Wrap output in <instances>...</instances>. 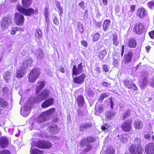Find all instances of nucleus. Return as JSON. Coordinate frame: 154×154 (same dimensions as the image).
Returning <instances> with one entry per match:
<instances>
[{
    "label": "nucleus",
    "instance_id": "1",
    "mask_svg": "<svg viewBox=\"0 0 154 154\" xmlns=\"http://www.w3.org/2000/svg\"><path fill=\"white\" fill-rule=\"evenodd\" d=\"M137 139L135 140V143L132 144L129 147L130 152L132 154H142L143 149L140 145V142Z\"/></svg>",
    "mask_w": 154,
    "mask_h": 154
},
{
    "label": "nucleus",
    "instance_id": "2",
    "mask_svg": "<svg viewBox=\"0 0 154 154\" xmlns=\"http://www.w3.org/2000/svg\"><path fill=\"white\" fill-rule=\"evenodd\" d=\"M17 9L19 12L26 16H31L32 15L38 13L37 9H35V10L32 8H25L20 5H17Z\"/></svg>",
    "mask_w": 154,
    "mask_h": 154
},
{
    "label": "nucleus",
    "instance_id": "3",
    "mask_svg": "<svg viewBox=\"0 0 154 154\" xmlns=\"http://www.w3.org/2000/svg\"><path fill=\"white\" fill-rule=\"evenodd\" d=\"M12 17L10 15H6L2 19L0 25L3 29H7L12 24Z\"/></svg>",
    "mask_w": 154,
    "mask_h": 154
},
{
    "label": "nucleus",
    "instance_id": "4",
    "mask_svg": "<svg viewBox=\"0 0 154 154\" xmlns=\"http://www.w3.org/2000/svg\"><path fill=\"white\" fill-rule=\"evenodd\" d=\"M35 145L41 149H49L52 146L51 142L45 140H39L35 142Z\"/></svg>",
    "mask_w": 154,
    "mask_h": 154
},
{
    "label": "nucleus",
    "instance_id": "5",
    "mask_svg": "<svg viewBox=\"0 0 154 154\" xmlns=\"http://www.w3.org/2000/svg\"><path fill=\"white\" fill-rule=\"evenodd\" d=\"M132 120L129 119L123 121L121 126L122 129L125 132H130L132 130Z\"/></svg>",
    "mask_w": 154,
    "mask_h": 154
},
{
    "label": "nucleus",
    "instance_id": "6",
    "mask_svg": "<svg viewBox=\"0 0 154 154\" xmlns=\"http://www.w3.org/2000/svg\"><path fill=\"white\" fill-rule=\"evenodd\" d=\"M83 66L82 63L78 64L77 67L75 65H73L72 69V76L79 75L83 71Z\"/></svg>",
    "mask_w": 154,
    "mask_h": 154
},
{
    "label": "nucleus",
    "instance_id": "7",
    "mask_svg": "<svg viewBox=\"0 0 154 154\" xmlns=\"http://www.w3.org/2000/svg\"><path fill=\"white\" fill-rule=\"evenodd\" d=\"M24 16L20 13H16L14 16V21L16 25L20 26L23 25L24 22Z\"/></svg>",
    "mask_w": 154,
    "mask_h": 154
},
{
    "label": "nucleus",
    "instance_id": "8",
    "mask_svg": "<svg viewBox=\"0 0 154 154\" xmlns=\"http://www.w3.org/2000/svg\"><path fill=\"white\" fill-rule=\"evenodd\" d=\"M96 139L95 137L91 136H88L86 138H83L80 143V146L82 148L84 147V144L86 146L89 145V144L94 142Z\"/></svg>",
    "mask_w": 154,
    "mask_h": 154
},
{
    "label": "nucleus",
    "instance_id": "9",
    "mask_svg": "<svg viewBox=\"0 0 154 154\" xmlns=\"http://www.w3.org/2000/svg\"><path fill=\"white\" fill-rule=\"evenodd\" d=\"M73 77L74 82L77 84H81L83 83L86 78V75L85 73H82L79 76Z\"/></svg>",
    "mask_w": 154,
    "mask_h": 154
},
{
    "label": "nucleus",
    "instance_id": "10",
    "mask_svg": "<svg viewBox=\"0 0 154 154\" xmlns=\"http://www.w3.org/2000/svg\"><path fill=\"white\" fill-rule=\"evenodd\" d=\"M123 83L125 87L128 89L136 91L137 88L132 81L128 79H125L123 81Z\"/></svg>",
    "mask_w": 154,
    "mask_h": 154
},
{
    "label": "nucleus",
    "instance_id": "11",
    "mask_svg": "<svg viewBox=\"0 0 154 154\" xmlns=\"http://www.w3.org/2000/svg\"><path fill=\"white\" fill-rule=\"evenodd\" d=\"M144 27L142 23H137L134 26L133 32L137 34H141L144 32Z\"/></svg>",
    "mask_w": 154,
    "mask_h": 154
},
{
    "label": "nucleus",
    "instance_id": "12",
    "mask_svg": "<svg viewBox=\"0 0 154 154\" xmlns=\"http://www.w3.org/2000/svg\"><path fill=\"white\" fill-rule=\"evenodd\" d=\"M133 55V53L132 51H130L125 54L123 58V61L124 63L128 64L131 62Z\"/></svg>",
    "mask_w": 154,
    "mask_h": 154
},
{
    "label": "nucleus",
    "instance_id": "13",
    "mask_svg": "<svg viewBox=\"0 0 154 154\" xmlns=\"http://www.w3.org/2000/svg\"><path fill=\"white\" fill-rule=\"evenodd\" d=\"M145 152L146 154L154 153V143L150 142L145 146Z\"/></svg>",
    "mask_w": 154,
    "mask_h": 154
},
{
    "label": "nucleus",
    "instance_id": "14",
    "mask_svg": "<svg viewBox=\"0 0 154 154\" xmlns=\"http://www.w3.org/2000/svg\"><path fill=\"white\" fill-rule=\"evenodd\" d=\"M54 99L50 98L45 100L41 104V106L42 108H46L52 106L54 104Z\"/></svg>",
    "mask_w": 154,
    "mask_h": 154
},
{
    "label": "nucleus",
    "instance_id": "15",
    "mask_svg": "<svg viewBox=\"0 0 154 154\" xmlns=\"http://www.w3.org/2000/svg\"><path fill=\"white\" fill-rule=\"evenodd\" d=\"M9 145L8 138L5 136H2L0 138V146L3 149L8 147Z\"/></svg>",
    "mask_w": 154,
    "mask_h": 154
},
{
    "label": "nucleus",
    "instance_id": "16",
    "mask_svg": "<svg viewBox=\"0 0 154 154\" xmlns=\"http://www.w3.org/2000/svg\"><path fill=\"white\" fill-rule=\"evenodd\" d=\"M127 47L131 48H134L137 45V42L135 38H130L126 43Z\"/></svg>",
    "mask_w": 154,
    "mask_h": 154
},
{
    "label": "nucleus",
    "instance_id": "17",
    "mask_svg": "<svg viewBox=\"0 0 154 154\" xmlns=\"http://www.w3.org/2000/svg\"><path fill=\"white\" fill-rule=\"evenodd\" d=\"M92 124L89 123H85L81 124L79 126V131H83L87 130L92 127Z\"/></svg>",
    "mask_w": 154,
    "mask_h": 154
},
{
    "label": "nucleus",
    "instance_id": "18",
    "mask_svg": "<svg viewBox=\"0 0 154 154\" xmlns=\"http://www.w3.org/2000/svg\"><path fill=\"white\" fill-rule=\"evenodd\" d=\"M45 115L44 112L40 114L37 119V122L39 123H41L45 122L47 118V116Z\"/></svg>",
    "mask_w": 154,
    "mask_h": 154
},
{
    "label": "nucleus",
    "instance_id": "19",
    "mask_svg": "<svg viewBox=\"0 0 154 154\" xmlns=\"http://www.w3.org/2000/svg\"><path fill=\"white\" fill-rule=\"evenodd\" d=\"M76 101L79 106L82 107L84 105L85 103V99L81 95L78 96L76 99Z\"/></svg>",
    "mask_w": 154,
    "mask_h": 154
},
{
    "label": "nucleus",
    "instance_id": "20",
    "mask_svg": "<svg viewBox=\"0 0 154 154\" xmlns=\"http://www.w3.org/2000/svg\"><path fill=\"white\" fill-rule=\"evenodd\" d=\"M30 72L33 76L38 79L41 73L40 70L38 68H35L33 69Z\"/></svg>",
    "mask_w": 154,
    "mask_h": 154
},
{
    "label": "nucleus",
    "instance_id": "21",
    "mask_svg": "<svg viewBox=\"0 0 154 154\" xmlns=\"http://www.w3.org/2000/svg\"><path fill=\"white\" fill-rule=\"evenodd\" d=\"M24 70L23 68L21 67L16 70L15 77L16 78H21L24 76Z\"/></svg>",
    "mask_w": 154,
    "mask_h": 154
},
{
    "label": "nucleus",
    "instance_id": "22",
    "mask_svg": "<svg viewBox=\"0 0 154 154\" xmlns=\"http://www.w3.org/2000/svg\"><path fill=\"white\" fill-rule=\"evenodd\" d=\"M37 83L39 85L37 86L36 88L35 93L37 94L39 93L40 91L45 86V83L44 81L38 82Z\"/></svg>",
    "mask_w": 154,
    "mask_h": 154
},
{
    "label": "nucleus",
    "instance_id": "23",
    "mask_svg": "<svg viewBox=\"0 0 154 154\" xmlns=\"http://www.w3.org/2000/svg\"><path fill=\"white\" fill-rule=\"evenodd\" d=\"M50 92L48 89H44L40 94V96H42L45 100L48 98Z\"/></svg>",
    "mask_w": 154,
    "mask_h": 154
},
{
    "label": "nucleus",
    "instance_id": "24",
    "mask_svg": "<svg viewBox=\"0 0 154 154\" xmlns=\"http://www.w3.org/2000/svg\"><path fill=\"white\" fill-rule=\"evenodd\" d=\"M143 124L140 120H137L135 121L134 123V126L136 129H141L143 126Z\"/></svg>",
    "mask_w": 154,
    "mask_h": 154
},
{
    "label": "nucleus",
    "instance_id": "25",
    "mask_svg": "<svg viewBox=\"0 0 154 154\" xmlns=\"http://www.w3.org/2000/svg\"><path fill=\"white\" fill-rule=\"evenodd\" d=\"M95 109V114L97 116H99L101 114L104 109L102 104L99 105L97 107L96 106Z\"/></svg>",
    "mask_w": 154,
    "mask_h": 154
},
{
    "label": "nucleus",
    "instance_id": "26",
    "mask_svg": "<svg viewBox=\"0 0 154 154\" xmlns=\"http://www.w3.org/2000/svg\"><path fill=\"white\" fill-rule=\"evenodd\" d=\"M112 41L113 45L116 47L118 46L119 44V42L118 40V36L116 33L112 35Z\"/></svg>",
    "mask_w": 154,
    "mask_h": 154
},
{
    "label": "nucleus",
    "instance_id": "27",
    "mask_svg": "<svg viewBox=\"0 0 154 154\" xmlns=\"http://www.w3.org/2000/svg\"><path fill=\"white\" fill-rule=\"evenodd\" d=\"M116 149L112 146L108 147L105 151L104 154H115Z\"/></svg>",
    "mask_w": 154,
    "mask_h": 154
},
{
    "label": "nucleus",
    "instance_id": "28",
    "mask_svg": "<svg viewBox=\"0 0 154 154\" xmlns=\"http://www.w3.org/2000/svg\"><path fill=\"white\" fill-rule=\"evenodd\" d=\"M137 15L139 18L143 19L144 17V9L143 8H140L137 10Z\"/></svg>",
    "mask_w": 154,
    "mask_h": 154
},
{
    "label": "nucleus",
    "instance_id": "29",
    "mask_svg": "<svg viewBox=\"0 0 154 154\" xmlns=\"http://www.w3.org/2000/svg\"><path fill=\"white\" fill-rule=\"evenodd\" d=\"M22 2L23 7L27 8L31 5L32 0H22Z\"/></svg>",
    "mask_w": 154,
    "mask_h": 154
},
{
    "label": "nucleus",
    "instance_id": "30",
    "mask_svg": "<svg viewBox=\"0 0 154 154\" xmlns=\"http://www.w3.org/2000/svg\"><path fill=\"white\" fill-rule=\"evenodd\" d=\"M111 23V21L110 20L106 19L103 22V28L104 31H107L108 28L109 26Z\"/></svg>",
    "mask_w": 154,
    "mask_h": 154
},
{
    "label": "nucleus",
    "instance_id": "31",
    "mask_svg": "<svg viewBox=\"0 0 154 154\" xmlns=\"http://www.w3.org/2000/svg\"><path fill=\"white\" fill-rule=\"evenodd\" d=\"M107 54V52L105 49L101 50L99 52L98 57L100 60H103Z\"/></svg>",
    "mask_w": 154,
    "mask_h": 154
},
{
    "label": "nucleus",
    "instance_id": "32",
    "mask_svg": "<svg viewBox=\"0 0 154 154\" xmlns=\"http://www.w3.org/2000/svg\"><path fill=\"white\" fill-rule=\"evenodd\" d=\"M3 76L4 79L6 81V82H8L10 80L11 75L10 74V72L7 71L5 72Z\"/></svg>",
    "mask_w": 154,
    "mask_h": 154
},
{
    "label": "nucleus",
    "instance_id": "33",
    "mask_svg": "<svg viewBox=\"0 0 154 154\" xmlns=\"http://www.w3.org/2000/svg\"><path fill=\"white\" fill-rule=\"evenodd\" d=\"M50 132L52 134L58 133L57 126L56 125L54 126H50L49 127Z\"/></svg>",
    "mask_w": 154,
    "mask_h": 154
},
{
    "label": "nucleus",
    "instance_id": "34",
    "mask_svg": "<svg viewBox=\"0 0 154 154\" xmlns=\"http://www.w3.org/2000/svg\"><path fill=\"white\" fill-rule=\"evenodd\" d=\"M8 103L4 99L0 98V107L5 108L8 106Z\"/></svg>",
    "mask_w": 154,
    "mask_h": 154
},
{
    "label": "nucleus",
    "instance_id": "35",
    "mask_svg": "<svg viewBox=\"0 0 154 154\" xmlns=\"http://www.w3.org/2000/svg\"><path fill=\"white\" fill-rule=\"evenodd\" d=\"M55 111V108H52L47 110L44 112L45 114L47 117L48 116H49L52 114H54Z\"/></svg>",
    "mask_w": 154,
    "mask_h": 154
},
{
    "label": "nucleus",
    "instance_id": "36",
    "mask_svg": "<svg viewBox=\"0 0 154 154\" xmlns=\"http://www.w3.org/2000/svg\"><path fill=\"white\" fill-rule=\"evenodd\" d=\"M131 115V112L129 110H127L123 113V115L122 117V120H125L128 117H129Z\"/></svg>",
    "mask_w": 154,
    "mask_h": 154
},
{
    "label": "nucleus",
    "instance_id": "37",
    "mask_svg": "<svg viewBox=\"0 0 154 154\" xmlns=\"http://www.w3.org/2000/svg\"><path fill=\"white\" fill-rule=\"evenodd\" d=\"M44 100L45 99H43L42 96H40L39 94L35 98L34 101L35 103H39Z\"/></svg>",
    "mask_w": 154,
    "mask_h": 154
},
{
    "label": "nucleus",
    "instance_id": "38",
    "mask_svg": "<svg viewBox=\"0 0 154 154\" xmlns=\"http://www.w3.org/2000/svg\"><path fill=\"white\" fill-rule=\"evenodd\" d=\"M31 154H43L44 151L37 149H32L30 151Z\"/></svg>",
    "mask_w": 154,
    "mask_h": 154
},
{
    "label": "nucleus",
    "instance_id": "39",
    "mask_svg": "<svg viewBox=\"0 0 154 154\" xmlns=\"http://www.w3.org/2000/svg\"><path fill=\"white\" fill-rule=\"evenodd\" d=\"M37 79V78L33 76V75L30 72L28 77V80L29 82L34 83Z\"/></svg>",
    "mask_w": 154,
    "mask_h": 154
},
{
    "label": "nucleus",
    "instance_id": "40",
    "mask_svg": "<svg viewBox=\"0 0 154 154\" xmlns=\"http://www.w3.org/2000/svg\"><path fill=\"white\" fill-rule=\"evenodd\" d=\"M92 40L94 42L97 41L100 38V34L99 32H97L92 35Z\"/></svg>",
    "mask_w": 154,
    "mask_h": 154
},
{
    "label": "nucleus",
    "instance_id": "41",
    "mask_svg": "<svg viewBox=\"0 0 154 154\" xmlns=\"http://www.w3.org/2000/svg\"><path fill=\"white\" fill-rule=\"evenodd\" d=\"M109 95L107 93H104L101 94L98 99V101L99 102H102L104 99L105 98L108 97Z\"/></svg>",
    "mask_w": 154,
    "mask_h": 154
},
{
    "label": "nucleus",
    "instance_id": "42",
    "mask_svg": "<svg viewBox=\"0 0 154 154\" xmlns=\"http://www.w3.org/2000/svg\"><path fill=\"white\" fill-rule=\"evenodd\" d=\"M117 137L119 138L120 142H125L127 140V138L125 137L124 134H118L117 135Z\"/></svg>",
    "mask_w": 154,
    "mask_h": 154
},
{
    "label": "nucleus",
    "instance_id": "43",
    "mask_svg": "<svg viewBox=\"0 0 154 154\" xmlns=\"http://www.w3.org/2000/svg\"><path fill=\"white\" fill-rule=\"evenodd\" d=\"M55 4L57 8V9L60 12V14L61 15L62 14L63 12V10L62 8L60 7V3L59 2L56 1L55 2Z\"/></svg>",
    "mask_w": 154,
    "mask_h": 154
},
{
    "label": "nucleus",
    "instance_id": "44",
    "mask_svg": "<svg viewBox=\"0 0 154 154\" xmlns=\"http://www.w3.org/2000/svg\"><path fill=\"white\" fill-rule=\"evenodd\" d=\"M42 33L40 29H37L36 30L35 33V35L38 38H40L42 36Z\"/></svg>",
    "mask_w": 154,
    "mask_h": 154
},
{
    "label": "nucleus",
    "instance_id": "45",
    "mask_svg": "<svg viewBox=\"0 0 154 154\" xmlns=\"http://www.w3.org/2000/svg\"><path fill=\"white\" fill-rule=\"evenodd\" d=\"M109 124L107 123H105L103 125L101 126V129L102 130L105 131L108 129L109 127Z\"/></svg>",
    "mask_w": 154,
    "mask_h": 154
},
{
    "label": "nucleus",
    "instance_id": "46",
    "mask_svg": "<svg viewBox=\"0 0 154 154\" xmlns=\"http://www.w3.org/2000/svg\"><path fill=\"white\" fill-rule=\"evenodd\" d=\"M48 8H45L44 15L45 16V19L46 20L48 19L49 16V12L48 11Z\"/></svg>",
    "mask_w": 154,
    "mask_h": 154
},
{
    "label": "nucleus",
    "instance_id": "47",
    "mask_svg": "<svg viewBox=\"0 0 154 154\" xmlns=\"http://www.w3.org/2000/svg\"><path fill=\"white\" fill-rule=\"evenodd\" d=\"M148 6L149 8L153 9L154 8V2L151 1L147 3Z\"/></svg>",
    "mask_w": 154,
    "mask_h": 154
},
{
    "label": "nucleus",
    "instance_id": "48",
    "mask_svg": "<svg viewBox=\"0 0 154 154\" xmlns=\"http://www.w3.org/2000/svg\"><path fill=\"white\" fill-rule=\"evenodd\" d=\"M33 60L31 58H29L26 60V63L28 66H31L32 64Z\"/></svg>",
    "mask_w": 154,
    "mask_h": 154
},
{
    "label": "nucleus",
    "instance_id": "49",
    "mask_svg": "<svg viewBox=\"0 0 154 154\" xmlns=\"http://www.w3.org/2000/svg\"><path fill=\"white\" fill-rule=\"evenodd\" d=\"M102 69L103 71L105 72H109V68L108 66L106 64H104L102 66Z\"/></svg>",
    "mask_w": 154,
    "mask_h": 154
},
{
    "label": "nucleus",
    "instance_id": "50",
    "mask_svg": "<svg viewBox=\"0 0 154 154\" xmlns=\"http://www.w3.org/2000/svg\"><path fill=\"white\" fill-rule=\"evenodd\" d=\"M120 60H119L113 58L112 63L113 65L115 66H116L119 63V61Z\"/></svg>",
    "mask_w": 154,
    "mask_h": 154
},
{
    "label": "nucleus",
    "instance_id": "51",
    "mask_svg": "<svg viewBox=\"0 0 154 154\" xmlns=\"http://www.w3.org/2000/svg\"><path fill=\"white\" fill-rule=\"evenodd\" d=\"M113 56L114 57L113 58L119 60H120V58L122 57L121 56H120V53L117 52L114 53L113 54Z\"/></svg>",
    "mask_w": 154,
    "mask_h": 154
},
{
    "label": "nucleus",
    "instance_id": "52",
    "mask_svg": "<svg viewBox=\"0 0 154 154\" xmlns=\"http://www.w3.org/2000/svg\"><path fill=\"white\" fill-rule=\"evenodd\" d=\"M0 154H11V153L8 149H4L0 151Z\"/></svg>",
    "mask_w": 154,
    "mask_h": 154
},
{
    "label": "nucleus",
    "instance_id": "53",
    "mask_svg": "<svg viewBox=\"0 0 154 154\" xmlns=\"http://www.w3.org/2000/svg\"><path fill=\"white\" fill-rule=\"evenodd\" d=\"M54 24L57 25L58 26L59 24V20L58 18L56 17H55L53 20Z\"/></svg>",
    "mask_w": 154,
    "mask_h": 154
},
{
    "label": "nucleus",
    "instance_id": "54",
    "mask_svg": "<svg viewBox=\"0 0 154 154\" xmlns=\"http://www.w3.org/2000/svg\"><path fill=\"white\" fill-rule=\"evenodd\" d=\"M2 91L3 95L6 94L8 92V88L7 87H4L2 88Z\"/></svg>",
    "mask_w": 154,
    "mask_h": 154
},
{
    "label": "nucleus",
    "instance_id": "55",
    "mask_svg": "<svg viewBox=\"0 0 154 154\" xmlns=\"http://www.w3.org/2000/svg\"><path fill=\"white\" fill-rule=\"evenodd\" d=\"M149 35L151 39H154V30H152L149 32Z\"/></svg>",
    "mask_w": 154,
    "mask_h": 154
},
{
    "label": "nucleus",
    "instance_id": "56",
    "mask_svg": "<svg viewBox=\"0 0 154 154\" xmlns=\"http://www.w3.org/2000/svg\"><path fill=\"white\" fill-rule=\"evenodd\" d=\"M108 0H102V2H100V4L101 6L102 5H106L108 4Z\"/></svg>",
    "mask_w": 154,
    "mask_h": 154
},
{
    "label": "nucleus",
    "instance_id": "57",
    "mask_svg": "<svg viewBox=\"0 0 154 154\" xmlns=\"http://www.w3.org/2000/svg\"><path fill=\"white\" fill-rule=\"evenodd\" d=\"M150 85L152 87H154V77H152L150 79Z\"/></svg>",
    "mask_w": 154,
    "mask_h": 154
},
{
    "label": "nucleus",
    "instance_id": "58",
    "mask_svg": "<svg viewBox=\"0 0 154 154\" xmlns=\"http://www.w3.org/2000/svg\"><path fill=\"white\" fill-rule=\"evenodd\" d=\"M115 115V113H114L111 112H109L108 114L107 118L108 119H111V117H113Z\"/></svg>",
    "mask_w": 154,
    "mask_h": 154
},
{
    "label": "nucleus",
    "instance_id": "59",
    "mask_svg": "<svg viewBox=\"0 0 154 154\" xmlns=\"http://www.w3.org/2000/svg\"><path fill=\"white\" fill-rule=\"evenodd\" d=\"M91 148V145H89L84 150V151L85 152H88L89 151H90Z\"/></svg>",
    "mask_w": 154,
    "mask_h": 154
},
{
    "label": "nucleus",
    "instance_id": "60",
    "mask_svg": "<svg viewBox=\"0 0 154 154\" xmlns=\"http://www.w3.org/2000/svg\"><path fill=\"white\" fill-rule=\"evenodd\" d=\"M102 84L103 86L106 87H108L111 85V83L110 82H103L102 83Z\"/></svg>",
    "mask_w": 154,
    "mask_h": 154
},
{
    "label": "nucleus",
    "instance_id": "61",
    "mask_svg": "<svg viewBox=\"0 0 154 154\" xmlns=\"http://www.w3.org/2000/svg\"><path fill=\"white\" fill-rule=\"evenodd\" d=\"M16 32H17L16 29L15 28V27H14L11 30V34L12 35H14L16 33Z\"/></svg>",
    "mask_w": 154,
    "mask_h": 154
},
{
    "label": "nucleus",
    "instance_id": "62",
    "mask_svg": "<svg viewBox=\"0 0 154 154\" xmlns=\"http://www.w3.org/2000/svg\"><path fill=\"white\" fill-rule=\"evenodd\" d=\"M85 3L84 1H82L80 2H79L78 4L81 7V8L83 9L84 8V5Z\"/></svg>",
    "mask_w": 154,
    "mask_h": 154
},
{
    "label": "nucleus",
    "instance_id": "63",
    "mask_svg": "<svg viewBox=\"0 0 154 154\" xmlns=\"http://www.w3.org/2000/svg\"><path fill=\"white\" fill-rule=\"evenodd\" d=\"M81 43L82 45L84 46L85 47H87L88 46V44L86 41L82 40L81 41Z\"/></svg>",
    "mask_w": 154,
    "mask_h": 154
},
{
    "label": "nucleus",
    "instance_id": "64",
    "mask_svg": "<svg viewBox=\"0 0 154 154\" xmlns=\"http://www.w3.org/2000/svg\"><path fill=\"white\" fill-rule=\"evenodd\" d=\"M121 57H122L124 53V45H123L122 46V48H121Z\"/></svg>",
    "mask_w": 154,
    "mask_h": 154
}]
</instances>
